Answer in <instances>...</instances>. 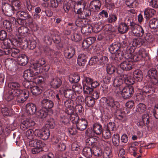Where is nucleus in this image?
<instances>
[{
	"mask_svg": "<svg viewBox=\"0 0 158 158\" xmlns=\"http://www.w3.org/2000/svg\"><path fill=\"white\" fill-rule=\"evenodd\" d=\"M13 42H15L14 45L19 46L23 49L28 47V42L25 38L19 37L18 40H14Z\"/></svg>",
	"mask_w": 158,
	"mask_h": 158,
	"instance_id": "1a4fd4ad",
	"label": "nucleus"
},
{
	"mask_svg": "<svg viewBox=\"0 0 158 158\" xmlns=\"http://www.w3.org/2000/svg\"><path fill=\"white\" fill-rule=\"evenodd\" d=\"M16 96L13 94V92L11 91H9L8 93L5 95V98L7 101H10L12 99Z\"/></svg>",
	"mask_w": 158,
	"mask_h": 158,
	"instance_id": "bf43d9fd",
	"label": "nucleus"
},
{
	"mask_svg": "<svg viewBox=\"0 0 158 158\" xmlns=\"http://www.w3.org/2000/svg\"><path fill=\"white\" fill-rule=\"evenodd\" d=\"M30 89L32 94L35 96L40 94L42 91L41 88L37 86H32Z\"/></svg>",
	"mask_w": 158,
	"mask_h": 158,
	"instance_id": "4c0bfd02",
	"label": "nucleus"
},
{
	"mask_svg": "<svg viewBox=\"0 0 158 158\" xmlns=\"http://www.w3.org/2000/svg\"><path fill=\"white\" fill-rule=\"evenodd\" d=\"M156 12V11L155 10L149 7L145 8L144 10V16L147 19L152 16Z\"/></svg>",
	"mask_w": 158,
	"mask_h": 158,
	"instance_id": "7c9ffc66",
	"label": "nucleus"
},
{
	"mask_svg": "<svg viewBox=\"0 0 158 158\" xmlns=\"http://www.w3.org/2000/svg\"><path fill=\"white\" fill-rule=\"evenodd\" d=\"M106 103V108L108 110H112L116 109L118 103L115 100L114 98L111 97H108L107 98H104Z\"/></svg>",
	"mask_w": 158,
	"mask_h": 158,
	"instance_id": "0eeeda50",
	"label": "nucleus"
},
{
	"mask_svg": "<svg viewBox=\"0 0 158 158\" xmlns=\"http://www.w3.org/2000/svg\"><path fill=\"white\" fill-rule=\"evenodd\" d=\"M83 154L87 158H90L92 156V152L91 148L89 147H85L83 150Z\"/></svg>",
	"mask_w": 158,
	"mask_h": 158,
	"instance_id": "58836bf2",
	"label": "nucleus"
},
{
	"mask_svg": "<svg viewBox=\"0 0 158 158\" xmlns=\"http://www.w3.org/2000/svg\"><path fill=\"white\" fill-rule=\"evenodd\" d=\"M60 121L64 124L69 123V115L65 114L64 115H61L60 116Z\"/></svg>",
	"mask_w": 158,
	"mask_h": 158,
	"instance_id": "3c124183",
	"label": "nucleus"
},
{
	"mask_svg": "<svg viewBox=\"0 0 158 158\" xmlns=\"http://www.w3.org/2000/svg\"><path fill=\"white\" fill-rule=\"evenodd\" d=\"M3 41L1 44V48L3 50L0 49V56L3 55H8L9 53V50L11 48V45L13 44V40L11 41L9 39L3 40Z\"/></svg>",
	"mask_w": 158,
	"mask_h": 158,
	"instance_id": "20e7f679",
	"label": "nucleus"
},
{
	"mask_svg": "<svg viewBox=\"0 0 158 158\" xmlns=\"http://www.w3.org/2000/svg\"><path fill=\"white\" fill-rule=\"evenodd\" d=\"M32 67L35 71H38L39 73L42 72V69L45 72L48 71L49 69V65L45 64V60L43 59H40L38 61L34 63Z\"/></svg>",
	"mask_w": 158,
	"mask_h": 158,
	"instance_id": "7ed1b4c3",
	"label": "nucleus"
},
{
	"mask_svg": "<svg viewBox=\"0 0 158 158\" xmlns=\"http://www.w3.org/2000/svg\"><path fill=\"white\" fill-rule=\"evenodd\" d=\"M36 111V107L34 104L29 103L26 105V112L28 115L34 114Z\"/></svg>",
	"mask_w": 158,
	"mask_h": 158,
	"instance_id": "f3484780",
	"label": "nucleus"
},
{
	"mask_svg": "<svg viewBox=\"0 0 158 158\" xmlns=\"http://www.w3.org/2000/svg\"><path fill=\"white\" fill-rule=\"evenodd\" d=\"M41 105L43 108H44L47 111L53 107L54 103L51 100L44 99L41 101Z\"/></svg>",
	"mask_w": 158,
	"mask_h": 158,
	"instance_id": "2eb2a0df",
	"label": "nucleus"
},
{
	"mask_svg": "<svg viewBox=\"0 0 158 158\" xmlns=\"http://www.w3.org/2000/svg\"><path fill=\"white\" fill-rule=\"evenodd\" d=\"M85 134L87 136L90 137L96 135L93 128H88L86 131Z\"/></svg>",
	"mask_w": 158,
	"mask_h": 158,
	"instance_id": "e2e57ef3",
	"label": "nucleus"
},
{
	"mask_svg": "<svg viewBox=\"0 0 158 158\" xmlns=\"http://www.w3.org/2000/svg\"><path fill=\"white\" fill-rule=\"evenodd\" d=\"M47 115V112L43 110H40L36 113L37 117L40 118H45Z\"/></svg>",
	"mask_w": 158,
	"mask_h": 158,
	"instance_id": "de8ad7c7",
	"label": "nucleus"
},
{
	"mask_svg": "<svg viewBox=\"0 0 158 158\" xmlns=\"http://www.w3.org/2000/svg\"><path fill=\"white\" fill-rule=\"evenodd\" d=\"M85 102L86 105L88 107H93L94 105V99L91 97L87 96L85 99Z\"/></svg>",
	"mask_w": 158,
	"mask_h": 158,
	"instance_id": "37998d69",
	"label": "nucleus"
},
{
	"mask_svg": "<svg viewBox=\"0 0 158 158\" xmlns=\"http://www.w3.org/2000/svg\"><path fill=\"white\" fill-rule=\"evenodd\" d=\"M72 89L75 95V93L80 94L82 91V86L80 85L76 84L73 85Z\"/></svg>",
	"mask_w": 158,
	"mask_h": 158,
	"instance_id": "09e8293b",
	"label": "nucleus"
},
{
	"mask_svg": "<svg viewBox=\"0 0 158 158\" xmlns=\"http://www.w3.org/2000/svg\"><path fill=\"white\" fill-rule=\"evenodd\" d=\"M136 48L132 45L131 44L129 45L127 48V53L125 55L126 58L127 57H128V56L130 54L132 55L134 53V52Z\"/></svg>",
	"mask_w": 158,
	"mask_h": 158,
	"instance_id": "a18cd8bd",
	"label": "nucleus"
},
{
	"mask_svg": "<svg viewBox=\"0 0 158 158\" xmlns=\"http://www.w3.org/2000/svg\"><path fill=\"white\" fill-rule=\"evenodd\" d=\"M34 122L31 119H27L20 124V128L23 130H25L28 128L35 125Z\"/></svg>",
	"mask_w": 158,
	"mask_h": 158,
	"instance_id": "4468645a",
	"label": "nucleus"
},
{
	"mask_svg": "<svg viewBox=\"0 0 158 158\" xmlns=\"http://www.w3.org/2000/svg\"><path fill=\"white\" fill-rule=\"evenodd\" d=\"M83 90L85 94H91L93 91V89L86 85H84Z\"/></svg>",
	"mask_w": 158,
	"mask_h": 158,
	"instance_id": "13d9d810",
	"label": "nucleus"
},
{
	"mask_svg": "<svg viewBox=\"0 0 158 158\" xmlns=\"http://www.w3.org/2000/svg\"><path fill=\"white\" fill-rule=\"evenodd\" d=\"M157 72L155 69H152L149 70L148 71V75L149 77H153L154 78H156V76Z\"/></svg>",
	"mask_w": 158,
	"mask_h": 158,
	"instance_id": "338daca9",
	"label": "nucleus"
},
{
	"mask_svg": "<svg viewBox=\"0 0 158 158\" xmlns=\"http://www.w3.org/2000/svg\"><path fill=\"white\" fill-rule=\"evenodd\" d=\"M2 114L5 116H11L13 113L12 110L6 107L3 108L1 109Z\"/></svg>",
	"mask_w": 158,
	"mask_h": 158,
	"instance_id": "c03bdc74",
	"label": "nucleus"
},
{
	"mask_svg": "<svg viewBox=\"0 0 158 158\" xmlns=\"http://www.w3.org/2000/svg\"><path fill=\"white\" fill-rule=\"evenodd\" d=\"M128 29L126 23L123 22L120 23L118 27V31L121 34H124L126 32Z\"/></svg>",
	"mask_w": 158,
	"mask_h": 158,
	"instance_id": "2f4dec72",
	"label": "nucleus"
},
{
	"mask_svg": "<svg viewBox=\"0 0 158 158\" xmlns=\"http://www.w3.org/2000/svg\"><path fill=\"white\" fill-rule=\"evenodd\" d=\"M144 43V41L142 39L140 38H137L133 39L131 43L132 45L136 48L139 47L143 45Z\"/></svg>",
	"mask_w": 158,
	"mask_h": 158,
	"instance_id": "bb28decb",
	"label": "nucleus"
},
{
	"mask_svg": "<svg viewBox=\"0 0 158 158\" xmlns=\"http://www.w3.org/2000/svg\"><path fill=\"white\" fill-rule=\"evenodd\" d=\"M131 29L133 35L136 36H142L144 33V31L140 26L132 22L130 23Z\"/></svg>",
	"mask_w": 158,
	"mask_h": 158,
	"instance_id": "423d86ee",
	"label": "nucleus"
},
{
	"mask_svg": "<svg viewBox=\"0 0 158 158\" xmlns=\"http://www.w3.org/2000/svg\"><path fill=\"white\" fill-rule=\"evenodd\" d=\"M20 51L17 48L12 47L10 49L9 53L8 55H10L13 58H17L20 55L19 54Z\"/></svg>",
	"mask_w": 158,
	"mask_h": 158,
	"instance_id": "cd10ccee",
	"label": "nucleus"
},
{
	"mask_svg": "<svg viewBox=\"0 0 158 158\" xmlns=\"http://www.w3.org/2000/svg\"><path fill=\"white\" fill-rule=\"evenodd\" d=\"M34 134L43 140H46L49 137L50 132L48 129L43 128L35 129L34 131Z\"/></svg>",
	"mask_w": 158,
	"mask_h": 158,
	"instance_id": "39448f33",
	"label": "nucleus"
},
{
	"mask_svg": "<svg viewBox=\"0 0 158 158\" xmlns=\"http://www.w3.org/2000/svg\"><path fill=\"white\" fill-rule=\"evenodd\" d=\"M98 139L99 138L98 137H90L86 139L85 142L87 145L94 147Z\"/></svg>",
	"mask_w": 158,
	"mask_h": 158,
	"instance_id": "f704fd0d",
	"label": "nucleus"
},
{
	"mask_svg": "<svg viewBox=\"0 0 158 158\" xmlns=\"http://www.w3.org/2000/svg\"><path fill=\"white\" fill-rule=\"evenodd\" d=\"M149 26L150 28L155 30L158 35V19L153 18L150 20L149 22Z\"/></svg>",
	"mask_w": 158,
	"mask_h": 158,
	"instance_id": "4be33fe9",
	"label": "nucleus"
},
{
	"mask_svg": "<svg viewBox=\"0 0 158 158\" xmlns=\"http://www.w3.org/2000/svg\"><path fill=\"white\" fill-rule=\"evenodd\" d=\"M87 57L84 54L79 55L77 59V64L80 66H83L86 61Z\"/></svg>",
	"mask_w": 158,
	"mask_h": 158,
	"instance_id": "c85d7f7f",
	"label": "nucleus"
},
{
	"mask_svg": "<svg viewBox=\"0 0 158 158\" xmlns=\"http://www.w3.org/2000/svg\"><path fill=\"white\" fill-rule=\"evenodd\" d=\"M29 81L27 80L24 81L23 82V84L25 88L31 89L33 86V81Z\"/></svg>",
	"mask_w": 158,
	"mask_h": 158,
	"instance_id": "69168bd1",
	"label": "nucleus"
},
{
	"mask_svg": "<svg viewBox=\"0 0 158 158\" xmlns=\"http://www.w3.org/2000/svg\"><path fill=\"white\" fill-rule=\"evenodd\" d=\"M35 71L34 69H31L25 70L23 73V77L25 79L28 81H32L34 79Z\"/></svg>",
	"mask_w": 158,
	"mask_h": 158,
	"instance_id": "9b49d317",
	"label": "nucleus"
},
{
	"mask_svg": "<svg viewBox=\"0 0 158 158\" xmlns=\"http://www.w3.org/2000/svg\"><path fill=\"white\" fill-rule=\"evenodd\" d=\"M102 137L105 139H108L111 136V134L110 131L106 129L102 132Z\"/></svg>",
	"mask_w": 158,
	"mask_h": 158,
	"instance_id": "864d4df0",
	"label": "nucleus"
},
{
	"mask_svg": "<svg viewBox=\"0 0 158 158\" xmlns=\"http://www.w3.org/2000/svg\"><path fill=\"white\" fill-rule=\"evenodd\" d=\"M96 135H100L102 132L103 130L102 125L99 123H94L92 127Z\"/></svg>",
	"mask_w": 158,
	"mask_h": 158,
	"instance_id": "5701e85b",
	"label": "nucleus"
},
{
	"mask_svg": "<svg viewBox=\"0 0 158 158\" xmlns=\"http://www.w3.org/2000/svg\"><path fill=\"white\" fill-rule=\"evenodd\" d=\"M88 125V122L85 118H82L78 119L77 122V129L80 131H83L85 129Z\"/></svg>",
	"mask_w": 158,
	"mask_h": 158,
	"instance_id": "f8f14e48",
	"label": "nucleus"
},
{
	"mask_svg": "<svg viewBox=\"0 0 158 158\" xmlns=\"http://www.w3.org/2000/svg\"><path fill=\"white\" fill-rule=\"evenodd\" d=\"M134 93V88L131 86H126L121 87L116 91L115 94L117 96H122L124 99H127L130 97Z\"/></svg>",
	"mask_w": 158,
	"mask_h": 158,
	"instance_id": "f03ea898",
	"label": "nucleus"
},
{
	"mask_svg": "<svg viewBox=\"0 0 158 158\" xmlns=\"http://www.w3.org/2000/svg\"><path fill=\"white\" fill-rule=\"evenodd\" d=\"M133 75L134 77H135V80L136 81L139 82L141 81L143 75L142 72L140 70H135L134 72Z\"/></svg>",
	"mask_w": 158,
	"mask_h": 158,
	"instance_id": "79ce46f5",
	"label": "nucleus"
},
{
	"mask_svg": "<svg viewBox=\"0 0 158 158\" xmlns=\"http://www.w3.org/2000/svg\"><path fill=\"white\" fill-rule=\"evenodd\" d=\"M91 5H93L96 10H98L100 9L101 4L100 1L98 0L92 1L90 3Z\"/></svg>",
	"mask_w": 158,
	"mask_h": 158,
	"instance_id": "680f3d73",
	"label": "nucleus"
},
{
	"mask_svg": "<svg viewBox=\"0 0 158 158\" xmlns=\"http://www.w3.org/2000/svg\"><path fill=\"white\" fill-rule=\"evenodd\" d=\"M119 44L117 43H112L109 48V50L110 52L113 54L118 51L119 49Z\"/></svg>",
	"mask_w": 158,
	"mask_h": 158,
	"instance_id": "72a5a7b5",
	"label": "nucleus"
},
{
	"mask_svg": "<svg viewBox=\"0 0 158 158\" xmlns=\"http://www.w3.org/2000/svg\"><path fill=\"white\" fill-rule=\"evenodd\" d=\"M12 4L15 11L18 10L20 8L21 2L19 0H15L12 2Z\"/></svg>",
	"mask_w": 158,
	"mask_h": 158,
	"instance_id": "4d7b16f0",
	"label": "nucleus"
},
{
	"mask_svg": "<svg viewBox=\"0 0 158 158\" xmlns=\"http://www.w3.org/2000/svg\"><path fill=\"white\" fill-rule=\"evenodd\" d=\"M69 81L72 83H76L80 80V77L78 75L71 76L69 77Z\"/></svg>",
	"mask_w": 158,
	"mask_h": 158,
	"instance_id": "0e129e2a",
	"label": "nucleus"
},
{
	"mask_svg": "<svg viewBox=\"0 0 158 158\" xmlns=\"http://www.w3.org/2000/svg\"><path fill=\"white\" fill-rule=\"evenodd\" d=\"M112 156L111 152L109 148L104 151L103 154V158H110Z\"/></svg>",
	"mask_w": 158,
	"mask_h": 158,
	"instance_id": "774afa93",
	"label": "nucleus"
},
{
	"mask_svg": "<svg viewBox=\"0 0 158 158\" xmlns=\"http://www.w3.org/2000/svg\"><path fill=\"white\" fill-rule=\"evenodd\" d=\"M81 31L83 34L88 35L93 31V27L89 24H85L81 28Z\"/></svg>",
	"mask_w": 158,
	"mask_h": 158,
	"instance_id": "b1692460",
	"label": "nucleus"
},
{
	"mask_svg": "<svg viewBox=\"0 0 158 158\" xmlns=\"http://www.w3.org/2000/svg\"><path fill=\"white\" fill-rule=\"evenodd\" d=\"M127 59H131L132 62V61H138L143 59L139 55L137 52L133 53L132 55L130 54L128 56V57H127Z\"/></svg>",
	"mask_w": 158,
	"mask_h": 158,
	"instance_id": "473e14b6",
	"label": "nucleus"
},
{
	"mask_svg": "<svg viewBox=\"0 0 158 158\" xmlns=\"http://www.w3.org/2000/svg\"><path fill=\"white\" fill-rule=\"evenodd\" d=\"M2 9L4 10L6 15L8 16H12L14 13L15 9L13 6L11 5L8 3H5L2 6Z\"/></svg>",
	"mask_w": 158,
	"mask_h": 158,
	"instance_id": "ddd939ff",
	"label": "nucleus"
},
{
	"mask_svg": "<svg viewBox=\"0 0 158 158\" xmlns=\"http://www.w3.org/2000/svg\"><path fill=\"white\" fill-rule=\"evenodd\" d=\"M96 40L94 37H90L85 40L82 43V45L84 48H88L91 44L94 43Z\"/></svg>",
	"mask_w": 158,
	"mask_h": 158,
	"instance_id": "6ab92c4d",
	"label": "nucleus"
},
{
	"mask_svg": "<svg viewBox=\"0 0 158 158\" xmlns=\"http://www.w3.org/2000/svg\"><path fill=\"white\" fill-rule=\"evenodd\" d=\"M142 90L143 92L146 93L152 94L154 92L153 89L152 88L150 87L147 86H144L142 88Z\"/></svg>",
	"mask_w": 158,
	"mask_h": 158,
	"instance_id": "052dcab7",
	"label": "nucleus"
},
{
	"mask_svg": "<svg viewBox=\"0 0 158 158\" xmlns=\"http://www.w3.org/2000/svg\"><path fill=\"white\" fill-rule=\"evenodd\" d=\"M40 73L38 71H35V75L33 81L36 84H42L44 80V78L41 76L38 75Z\"/></svg>",
	"mask_w": 158,
	"mask_h": 158,
	"instance_id": "c756f323",
	"label": "nucleus"
},
{
	"mask_svg": "<svg viewBox=\"0 0 158 158\" xmlns=\"http://www.w3.org/2000/svg\"><path fill=\"white\" fill-rule=\"evenodd\" d=\"M149 116L147 114H144L142 116V120L146 124V126L148 127V125L149 123Z\"/></svg>",
	"mask_w": 158,
	"mask_h": 158,
	"instance_id": "5fc2aeb1",
	"label": "nucleus"
},
{
	"mask_svg": "<svg viewBox=\"0 0 158 158\" xmlns=\"http://www.w3.org/2000/svg\"><path fill=\"white\" fill-rule=\"evenodd\" d=\"M29 145L31 147L42 148L43 144L42 141L39 139H33L29 141Z\"/></svg>",
	"mask_w": 158,
	"mask_h": 158,
	"instance_id": "393cba45",
	"label": "nucleus"
},
{
	"mask_svg": "<svg viewBox=\"0 0 158 158\" xmlns=\"http://www.w3.org/2000/svg\"><path fill=\"white\" fill-rule=\"evenodd\" d=\"M36 41L33 39H30L28 42V48L31 50L34 49L36 47Z\"/></svg>",
	"mask_w": 158,
	"mask_h": 158,
	"instance_id": "6e6d98bb",
	"label": "nucleus"
},
{
	"mask_svg": "<svg viewBox=\"0 0 158 158\" xmlns=\"http://www.w3.org/2000/svg\"><path fill=\"white\" fill-rule=\"evenodd\" d=\"M17 59L18 64L22 66L26 65L28 60L27 57L23 54L19 55Z\"/></svg>",
	"mask_w": 158,
	"mask_h": 158,
	"instance_id": "aec40b11",
	"label": "nucleus"
},
{
	"mask_svg": "<svg viewBox=\"0 0 158 158\" xmlns=\"http://www.w3.org/2000/svg\"><path fill=\"white\" fill-rule=\"evenodd\" d=\"M75 52V49L73 47H68L65 51L64 56L67 58H71L74 56Z\"/></svg>",
	"mask_w": 158,
	"mask_h": 158,
	"instance_id": "412c9836",
	"label": "nucleus"
},
{
	"mask_svg": "<svg viewBox=\"0 0 158 158\" xmlns=\"http://www.w3.org/2000/svg\"><path fill=\"white\" fill-rule=\"evenodd\" d=\"M137 52L142 59H148V53L144 49L141 48Z\"/></svg>",
	"mask_w": 158,
	"mask_h": 158,
	"instance_id": "a19ab883",
	"label": "nucleus"
},
{
	"mask_svg": "<svg viewBox=\"0 0 158 158\" xmlns=\"http://www.w3.org/2000/svg\"><path fill=\"white\" fill-rule=\"evenodd\" d=\"M78 6H81L77 9V12L76 13L77 14V17L78 18H84L83 11L85 10V4L84 3L81 4L78 3Z\"/></svg>",
	"mask_w": 158,
	"mask_h": 158,
	"instance_id": "a878e982",
	"label": "nucleus"
},
{
	"mask_svg": "<svg viewBox=\"0 0 158 158\" xmlns=\"http://www.w3.org/2000/svg\"><path fill=\"white\" fill-rule=\"evenodd\" d=\"M29 29L27 27L24 26L19 27L18 29V32L21 36H26L27 35Z\"/></svg>",
	"mask_w": 158,
	"mask_h": 158,
	"instance_id": "e433bc0d",
	"label": "nucleus"
},
{
	"mask_svg": "<svg viewBox=\"0 0 158 158\" xmlns=\"http://www.w3.org/2000/svg\"><path fill=\"white\" fill-rule=\"evenodd\" d=\"M146 108V106L144 104L140 103L136 106L135 111L139 114H142L145 112Z\"/></svg>",
	"mask_w": 158,
	"mask_h": 158,
	"instance_id": "c9c22d12",
	"label": "nucleus"
},
{
	"mask_svg": "<svg viewBox=\"0 0 158 158\" xmlns=\"http://www.w3.org/2000/svg\"><path fill=\"white\" fill-rule=\"evenodd\" d=\"M112 142L114 145L115 146H118L119 143L120 136L117 133L114 134L112 136Z\"/></svg>",
	"mask_w": 158,
	"mask_h": 158,
	"instance_id": "49530a36",
	"label": "nucleus"
},
{
	"mask_svg": "<svg viewBox=\"0 0 158 158\" xmlns=\"http://www.w3.org/2000/svg\"><path fill=\"white\" fill-rule=\"evenodd\" d=\"M29 95L28 91L26 90H24L23 91L21 92V94L19 95L18 96H15L16 101L18 103H23L26 101Z\"/></svg>",
	"mask_w": 158,
	"mask_h": 158,
	"instance_id": "9d476101",
	"label": "nucleus"
},
{
	"mask_svg": "<svg viewBox=\"0 0 158 158\" xmlns=\"http://www.w3.org/2000/svg\"><path fill=\"white\" fill-rule=\"evenodd\" d=\"M133 63L128 60L122 62L120 65V68L123 70L129 71L132 69Z\"/></svg>",
	"mask_w": 158,
	"mask_h": 158,
	"instance_id": "dca6fc26",
	"label": "nucleus"
},
{
	"mask_svg": "<svg viewBox=\"0 0 158 158\" xmlns=\"http://www.w3.org/2000/svg\"><path fill=\"white\" fill-rule=\"evenodd\" d=\"M8 86L9 88L12 89L11 91L13 92V94L14 95L18 96L21 94V92L23 91L20 89L21 85L18 82H13L9 83Z\"/></svg>",
	"mask_w": 158,
	"mask_h": 158,
	"instance_id": "6e6552de",
	"label": "nucleus"
},
{
	"mask_svg": "<svg viewBox=\"0 0 158 158\" xmlns=\"http://www.w3.org/2000/svg\"><path fill=\"white\" fill-rule=\"evenodd\" d=\"M64 93L65 97L68 98H73L75 97L74 93L73 90L70 89H68L64 91Z\"/></svg>",
	"mask_w": 158,
	"mask_h": 158,
	"instance_id": "ea45409f",
	"label": "nucleus"
},
{
	"mask_svg": "<svg viewBox=\"0 0 158 158\" xmlns=\"http://www.w3.org/2000/svg\"><path fill=\"white\" fill-rule=\"evenodd\" d=\"M71 40L75 42H78L81 40V37L80 34H78L77 32H75L71 36Z\"/></svg>",
	"mask_w": 158,
	"mask_h": 158,
	"instance_id": "603ef678",
	"label": "nucleus"
},
{
	"mask_svg": "<svg viewBox=\"0 0 158 158\" xmlns=\"http://www.w3.org/2000/svg\"><path fill=\"white\" fill-rule=\"evenodd\" d=\"M3 27L7 31L10 32L12 30V23L9 21L7 20H5L3 23Z\"/></svg>",
	"mask_w": 158,
	"mask_h": 158,
	"instance_id": "8fccbe9b",
	"label": "nucleus"
},
{
	"mask_svg": "<svg viewBox=\"0 0 158 158\" xmlns=\"http://www.w3.org/2000/svg\"><path fill=\"white\" fill-rule=\"evenodd\" d=\"M51 86L54 88H59L61 85L62 81L59 78H53L50 82Z\"/></svg>",
	"mask_w": 158,
	"mask_h": 158,
	"instance_id": "a211bd4d",
	"label": "nucleus"
},
{
	"mask_svg": "<svg viewBox=\"0 0 158 158\" xmlns=\"http://www.w3.org/2000/svg\"><path fill=\"white\" fill-rule=\"evenodd\" d=\"M126 83L128 85L133 84L134 81L131 78L126 77V75H123V76L116 77L114 80L113 84L114 86V93L118 89H120L121 87H123Z\"/></svg>",
	"mask_w": 158,
	"mask_h": 158,
	"instance_id": "f257e3e1",
	"label": "nucleus"
}]
</instances>
